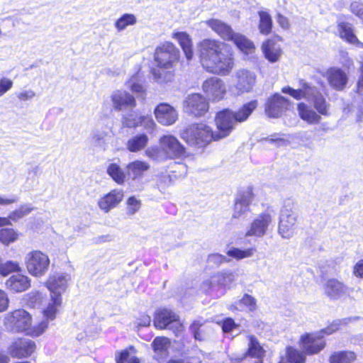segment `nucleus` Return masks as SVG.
Listing matches in <instances>:
<instances>
[{"instance_id": "7ed1b4c3", "label": "nucleus", "mask_w": 363, "mask_h": 363, "mask_svg": "<svg viewBox=\"0 0 363 363\" xmlns=\"http://www.w3.org/2000/svg\"><path fill=\"white\" fill-rule=\"evenodd\" d=\"M145 155L152 160L162 162L183 157L185 155V147L174 136L163 135L160 139V146L147 148Z\"/></svg>"}, {"instance_id": "5701e85b", "label": "nucleus", "mask_w": 363, "mask_h": 363, "mask_svg": "<svg viewBox=\"0 0 363 363\" xmlns=\"http://www.w3.org/2000/svg\"><path fill=\"white\" fill-rule=\"evenodd\" d=\"M111 101L116 111L131 110L136 106L135 98L125 91H115L111 95Z\"/></svg>"}, {"instance_id": "aec40b11", "label": "nucleus", "mask_w": 363, "mask_h": 363, "mask_svg": "<svg viewBox=\"0 0 363 363\" xmlns=\"http://www.w3.org/2000/svg\"><path fill=\"white\" fill-rule=\"evenodd\" d=\"M235 87L238 94L250 92L256 82V74L246 69H238L235 74Z\"/></svg>"}, {"instance_id": "473e14b6", "label": "nucleus", "mask_w": 363, "mask_h": 363, "mask_svg": "<svg viewBox=\"0 0 363 363\" xmlns=\"http://www.w3.org/2000/svg\"><path fill=\"white\" fill-rule=\"evenodd\" d=\"M150 169V165L147 162L140 160H135L130 162L126 166L127 174L132 178L135 179L140 177H142L143 173Z\"/></svg>"}, {"instance_id": "6ab92c4d", "label": "nucleus", "mask_w": 363, "mask_h": 363, "mask_svg": "<svg viewBox=\"0 0 363 363\" xmlns=\"http://www.w3.org/2000/svg\"><path fill=\"white\" fill-rule=\"evenodd\" d=\"M202 89L205 94L212 101H220L226 93L224 82L216 77H212L203 82Z\"/></svg>"}, {"instance_id": "79ce46f5", "label": "nucleus", "mask_w": 363, "mask_h": 363, "mask_svg": "<svg viewBox=\"0 0 363 363\" xmlns=\"http://www.w3.org/2000/svg\"><path fill=\"white\" fill-rule=\"evenodd\" d=\"M356 355L350 351L334 352L330 357V363H352Z\"/></svg>"}, {"instance_id": "13d9d810", "label": "nucleus", "mask_w": 363, "mask_h": 363, "mask_svg": "<svg viewBox=\"0 0 363 363\" xmlns=\"http://www.w3.org/2000/svg\"><path fill=\"white\" fill-rule=\"evenodd\" d=\"M351 11L359 17L363 18V4L359 1H353L350 5Z\"/></svg>"}, {"instance_id": "1a4fd4ad", "label": "nucleus", "mask_w": 363, "mask_h": 363, "mask_svg": "<svg viewBox=\"0 0 363 363\" xmlns=\"http://www.w3.org/2000/svg\"><path fill=\"white\" fill-rule=\"evenodd\" d=\"M281 91L297 101L305 99L306 101L312 104L313 107L318 110V89L315 86L311 84L304 79L299 80L297 89L287 86L283 87Z\"/></svg>"}, {"instance_id": "6e6d98bb", "label": "nucleus", "mask_w": 363, "mask_h": 363, "mask_svg": "<svg viewBox=\"0 0 363 363\" xmlns=\"http://www.w3.org/2000/svg\"><path fill=\"white\" fill-rule=\"evenodd\" d=\"M202 325L203 323L200 320H194L190 325V331L191 332L196 340H201V335L199 333V329L202 326Z\"/></svg>"}, {"instance_id": "2eb2a0df", "label": "nucleus", "mask_w": 363, "mask_h": 363, "mask_svg": "<svg viewBox=\"0 0 363 363\" xmlns=\"http://www.w3.org/2000/svg\"><path fill=\"white\" fill-rule=\"evenodd\" d=\"M215 121L218 128V133L215 135L218 137V140L229 135L237 123L233 116V111L230 109L219 111L216 114Z\"/></svg>"}, {"instance_id": "c756f323", "label": "nucleus", "mask_w": 363, "mask_h": 363, "mask_svg": "<svg viewBox=\"0 0 363 363\" xmlns=\"http://www.w3.org/2000/svg\"><path fill=\"white\" fill-rule=\"evenodd\" d=\"M339 35L341 38L345 40L351 44L363 48V43L360 42L354 33L352 26L346 22H341L337 26Z\"/></svg>"}, {"instance_id": "f704fd0d", "label": "nucleus", "mask_w": 363, "mask_h": 363, "mask_svg": "<svg viewBox=\"0 0 363 363\" xmlns=\"http://www.w3.org/2000/svg\"><path fill=\"white\" fill-rule=\"evenodd\" d=\"M257 106L256 100L251 101L242 105L236 112L233 111V116L236 123L245 121Z\"/></svg>"}, {"instance_id": "a18cd8bd", "label": "nucleus", "mask_w": 363, "mask_h": 363, "mask_svg": "<svg viewBox=\"0 0 363 363\" xmlns=\"http://www.w3.org/2000/svg\"><path fill=\"white\" fill-rule=\"evenodd\" d=\"M18 234L12 228H1L0 230V242L4 245H9L16 241Z\"/></svg>"}, {"instance_id": "37998d69", "label": "nucleus", "mask_w": 363, "mask_h": 363, "mask_svg": "<svg viewBox=\"0 0 363 363\" xmlns=\"http://www.w3.org/2000/svg\"><path fill=\"white\" fill-rule=\"evenodd\" d=\"M256 249L253 247L242 250L233 247L227 251V255L236 259H242L252 257Z\"/></svg>"}, {"instance_id": "412c9836", "label": "nucleus", "mask_w": 363, "mask_h": 363, "mask_svg": "<svg viewBox=\"0 0 363 363\" xmlns=\"http://www.w3.org/2000/svg\"><path fill=\"white\" fill-rule=\"evenodd\" d=\"M325 293L332 299H338L341 297L350 296L355 289L345 285L342 282L335 279H331L326 281L324 286ZM359 291L358 288L356 291Z\"/></svg>"}, {"instance_id": "2f4dec72", "label": "nucleus", "mask_w": 363, "mask_h": 363, "mask_svg": "<svg viewBox=\"0 0 363 363\" xmlns=\"http://www.w3.org/2000/svg\"><path fill=\"white\" fill-rule=\"evenodd\" d=\"M33 208L30 204L21 206L18 209L10 213L7 218L0 217V227L11 225V220L17 221L29 214Z\"/></svg>"}, {"instance_id": "8fccbe9b", "label": "nucleus", "mask_w": 363, "mask_h": 363, "mask_svg": "<svg viewBox=\"0 0 363 363\" xmlns=\"http://www.w3.org/2000/svg\"><path fill=\"white\" fill-rule=\"evenodd\" d=\"M152 74L153 79L157 83H165L171 80L172 74L169 72L160 70V69H152Z\"/></svg>"}, {"instance_id": "680f3d73", "label": "nucleus", "mask_w": 363, "mask_h": 363, "mask_svg": "<svg viewBox=\"0 0 363 363\" xmlns=\"http://www.w3.org/2000/svg\"><path fill=\"white\" fill-rule=\"evenodd\" d=\"M151 318L148 315L142 314L137 320V325L139 327H147L150 325Z\"/></svg>"}, {"instance_id": "603ef678", "label": "nucleus", "mask_w": 363, "mask_h": 363, "mask_svg": "<svg viewBox=\"0 0 363 363\" xmlns=\"http://www.w3.org/2000/svg\"><path fill=\"white\" fill-rule=\"evenodd\" d=\"M128 213L130 215L135 214L140 208V201L135 199V196H130L128 201Z\"/></svg>"}, {"instance_id": "e2e57ef3", "label": "nucleus", "mask_w": 363, "mask_h": 363, "mask_svg": "<svg viewBox=\"0 0 363 363\" xmlns=\"http://www.w3.org/2000/svg\"><path fill=\"white\" fill-rule=\"evenodd\" d=\"M354 274L363 278V259L359 260L354 267Z\"/></svg>"}, {"instance_id": "9d476101", "label": "nucleus", "mask_w": 363, "mask_h": 363, "mask_svg": "<svg viewBox=\"0 0 363 363\" xmlns=\"http://www.w3.org/2000/svg\"><path fill=\"white\" fill-rule=\"evenodd\" d=\"M179 57V49L169 42L158 46L155 52V60L160 68H172L178 62Z\"/></svg>"}, {"instance_id": "20e7f679", "label": "nucleus", "mask_w": 363, "mask_h": 363, "mask_svg": "<svg viewBox=\"0 0 363 363\" xmlns=\"http://www.w3.org/2000/svg\"><path fill=\"white\" fill-rule=\"evenodd\" d=\"M181 138L190 146L203 148L218 137L212 128L204 123H194L186 127L180 134Z\"/></svg>"}, {"instance_id": "0e129e2a", "label": "nucleus", "mask_w": 363, "mask_h": 363, "mask_svg": "<svg viewBox=\"0 0 363 363\" xmlns=\"http://www.w3.org/2000/svg\"><path fill=\"white\" fill-rule=\"evenodd\" d=\"M34 96L35 92L32 90L22 91L18 95V98L21 101H27L28 99H31Z\"/></svg>"}, {"instance_id": "de8ad7c7", "label": "nucleus", "mask_w": 363, "mask_h": 363, "mask_svg": "<svg viewBox=\"0 0 363 363\" xmlns=\"http://www.w3.org/2000/svg\"><path fill=\"white\" fill-rule=\"evenodd\" d=\"M92 144L101 150H105L107 147L106 134L105 132L95 131L93 133Z\"/></svg>"}, {"instance_id": "c85d7f7f", "label": "nucleus", "mask_w": 363, "mask_h": 363, "mask_svg": "<svg viewBox=\"0 0 363 363\" xmlns=\"http://www.w3.org/2000/svg\"><path fill=\"white\" fill-rule=\"evenodd\" d=\"M262 50L264 57L271 63L278 62L283 52L280 45L273 40L264 42Z\"/></svg>"}, {"instance_id": "0eeeda50", "label": "nucleus", "mask_w": 363, "mask_h": 363, "mask_svg": "<svg viewBox=\"0 0 363 363\" xmlns=\"http://www.w3.org/2000/svg\"><path fill=\"white\" fill-rule=\"evenodd\" d=\"M301 347L303 352L289 346L286 350L287 361L290 363H304L306 354L318 352V336L306 333L301 337Z\"/></svg>"}, {"instance_id": "4d7b16f0", "label": "nucleus", "mask_w": 363, "mask_h": 363, "mask_svg": "<svg viewBox=\"0 0 363 363\" xmlns=\"http://www.w3.org/2000/svg\"><path fill=\"white\" fill-rule=\"evenodd\" d=\"M9 298L7 294L0 289V313L6 311L9 308Z\"/></svg>"}, {"instance_id": "f3484780", "label": "nucleus", "mask_w": 363, "mask_h": 363, "mask_svg": "<svg viewBox=\"0 0 363 363\" xmlns=\"http://www.w3.org/2000/svg\"><path fill=\"white\" fill-rule=\"evenodd\" d=\"M34 341L28 338L15 339L8 347V353L15 358H25L30 356L35 350Z\"/></svg>"}, {"instance_id": "a211bd4d", "label": "nucleus", "mask_w": 363, "mask_h": 363, "mask_svg": "<svg viewBox=\"0 0 363 363\" xmlns=\"http://www.w3.org/2000/svg\"><path fill=\"white\" fill-rule=\"evenodd\" d=\"M290 101L280 95L274 94L269 97L265 105V113L269 118H279L290 106Z\"/></svg>"}, {"instance_id": "c03bdc74", "label": "nucleus", "mask_w": 363, "mask_h": 363, "mask_svg": "<svg viewBox=\"0 0 363 363\" xmlns=\"http://www.w3.org/2000/svg\"><path fill=\"white\" fill-rule=\"evenodd\" d=\"M137 22L135 15L131 13H125L122 15L115 23V27L118 31L125 30L127 26L135 25Z\"/></svg>"}, {"instance_id": "6e6552de", "label": "nucleus", "mask_w": 363, "mask_h": 363, "mask_svg": "<svg viewBox=\"0 0 363 363\" xmlns=\"http://www.w3.org/2000/svg\"><path fill=\"white\" fill-rule=\"evenodd\" d=\"M298 213L290 201L285 203L281 210L278 233L284 239H290L295 233L297 226Z\"/></svg>"}, {"instance_id": "774afa93", "label": "nucleus", "mask_w": 363, "mask_h": 363, "mask_svg": "<svg viewBox=\"0 0 363 363\" xmlns=\"http://www.w3.org/2000/svg\"><path fill=\"white\" fill-rule=\"evenodd\" d=\"M328 105L326 104L325 100L319 96V114H327Z\"/></svg>"}, {"instance_id": "69168bd1", "label": "nucleus", "mask_w": 363, "mask_h": 363, "mask_svg": "<svg viewBox=\"0 0 363 363\" xmlns=\"http://www.w3.org/2000/svg\"><path fill=\"white\" fill-rule=\"evenodd\" d=\"M277 21L278 23L279 24V26L282 28L287 29L289 28V21H288L287 18H286L283 15L278 14L277 17Z\"/></svg>"}, {"instance_id": "f03ea898", "label": "nucleus", "mask_w": 363, "mask_h": 363, "mask_svg": "<svg viewBox=\"0 0 363 363\" xmlns=\"http://www.w3.org/2000/svg\"><path fill=\"white\" fill-rule=\"evenodd\" d=\"M41 321L31 330V315L24 309H17L5 315L4 325L11 333H23L31 330L30 334L38 337L43 334L48 327V320Z\"/></svg>"}, {"instance_id": "c9c22d12", "label": "nucleus", "mask_w": 363, "mask_h": 363, "mask_svg": "<svg viewBox=\"0 0 363 363\" xmlns=\"http://www.w3.org/2000/svg\"><path fill=\"white\" fill-rule=\"evenodd\" d=\"M149 138L146 134L136 135L128 140L127 148L130 152H136L143 149L147 144Z\"/></svg>"}, {"instance_id": "b1692460", "label": "nucleus", "mask_w": 363, "mask_h": 363, "mask_svg": "<svg viewBox=\"0 0 363 363\" xmlns=\"http://www.w3.org/2000/svg\"><path fill=\"white\" fill-rule=\"evenodd\" d=\"M123 125L127 128L143 126L146 130L151 131L154 129L155 123L150 116H138L135 113L123 116Z\"/></svg>"}, {"instance_id": "bf43d9fd", "label": "nucleus", "mask_w": 363, "mask_h": 363, "mask_svg": "<svg viewBox=\"0 0 363 363\" xmlns=\"http://www.w3.org/2000/svg\"><path fill=\"white\" fill-rule=\"evenodd\" d=\"M235 327L236 324L235 323V321L230 318H227L222 322V330L224 333H229Z\"/></svg>"}, {"instance_id": "ea45409f", "label": "nucleus", "mask_w": 363, "mask_h": 363, "mask_svg": "<svg viewBox=\"0 0 363 363\" xmlns=\"http://www.w3.org/2000/svg\"><path fill=\"white\" fill-rule=\"evenodd\" d=\"M264 350L259 345L257 338L254 336L250 337V342L248 350L245 354V356H250L257 359H262L264 357Z\"/></svg>"}, {"instance_id": "3c124183", "label": "nucleus", "mask_w": 363, "mask_h": 363, "mask_svg": "<svg viewBox=\"0 0 363 363\" xmlns=\"http://www.w3.org/2000/svg\"><path fill=\"white\" fill-rule=\"evenodd\" d=\"M239 305L240 307L242 306L247 307L250 311H254L256 308V301L252 296L245 294L240 300Z\"/></svg>"}, {"instance_id": "423d86ee", "label": "nucleus", "mask_w": 363, "mask_h": 363, "mask_svg": "<svg viewBox=\"0 0 363 363\" xmlns=\"http://www.w3.org/2000/svg\"><path fill=\"white\" fill-rule=\"evenodd\" d=\"M206 24L222 39L233 42L241 51L250 52L255 49L253 43L245 35L233 31L231 26L218 19H210Z\"/></svg>"}, {"instance_id": "a19ab883", "label": "nucleus", "mask_w": 363, "mask_h": 363, "mask_svg": "<svg viewBox=\"0 0 363 363\" xmlns=\"http://www.w3.org/2000/svg\"><path fill=\"white\" fill-rule=\"evenodd\" d=\"M108 174L118 184L124 183L126 174L121 167L116 164L111 163L107 168Z\"/></svg>"}, {"instance_id": "49530a36", "label": "nucleus", "mask_w": 363, "mask_h": 363, "mask_svg": "<svg viewBox=\"0 0 363 363\" xmlns=\"http://www.w3.org/2000/svg\"><path fill=\"white\" fill-rule=\"evenodd\" d=\"M21 267L18 262L9 260L4 263H0V274L6 277L9 274L15 272H20Z\"/></svg>"}, {"instance_id": "9b49d317", "label": "nucleus", "mask_w": 363, "mask_h": 363, "mask_svg": "<svg viewBox=\"0 0 363 363\" xmlns=\"http://www.w3.org/2000/svg\"><path fill=\"white\" fill-rule=\"evenodd\" d=\"M28 272L35 277L44 275L48 270L50 259L48 256L39 250L28 253L25 258Z\"/></svg>"}, {"instance_id": "ddd939ff", "label": "nucleus", "mask_w": 363, "mask_h": 363, "mask_svg": "<svg viewBox=\"0 0 363 363\" xmlns=\"http://www.w3.org/2000/svg\"><path fill=\"white\" fill-rule=\"evenodd\" d=\"M273 223V217L269 212H264L257 215L250 223L247 228L245 237H264Z\"/></svg>"}, {"instance_id": "864d4df0", "label": "nucleus", "mask_w": 363, "mask_h": 363, "mask_svg": "<svg viewBox=\"0 0 363 363\" xmlns=\"http://www.w3.org/2000/svg\"><path fill=\"white\" fill-rule=\"evenodd\" d=\"M12 86V80L6 77H2L0 79V97L9 91Z\"/></svg>"}, {"instance_id": "39448f33", "label": "nucleus", "mask_w": 363, "mask_h": 363, "mask_svg": "<svg viewBox=\"0 0 363 363\" xmlns=\"http://www.w3.org/2000/svg\"><path fill=\"white\" fill-rule=\"evenodd\" d=\"M69 279L68 274H57L48 280L47 286L50 291L51 300L43 310L44 317L48 320H52L55 318L57 308L62 303L61 294L65 291Z\"/></svg>"}, {"instance_id": "4c0bfd02", "label": "nucleus", "mask_w": 363, "mask_h": 363, "mask_svg": "<svg viewBox=\"0 0 363 363\" xmlns=\"http://www.w3.org/2000/svg\"><path fill=\"white\" fill-rule=\"evenodd\" d=\"M258 16L259 17V30L261 34L267 35L272 30V19L270 14L264 11H258Z\"/></svg>"}, {"instance_id": "58836bf2", "label": "nucleus", "mask_w": 363, "mask_h": 363, "mask_svg": "<svg viewBox=\"0 0 363 363\" xmlns=\"http://www.w3.org/2000/svg\"><path fill=\"white\" fill-rule=\"evenodd\" d=\"M151 345L155 353L162 357L167 354L170 342L167 337H157L154 339Z\"/></svg>"}, {"instance_id": "f257e3e1", "label": "nucleus", "mask_w": 363, "mask_h": 363, "mask_svg": "<svg viewBox=\"0 0 363 363\" xmlns=\"http://www.w3.org/2000/svg\"><path fill=\"white\" fill-rule=\"evenodd\" d=\"M199 56L203 68L219 76L229 75L235 67L233 53L219 40L204 39L198 44Z\"/></svg>"}, {"instance_id": "052dcab7", "label": "nucleus", "mask_w": 363, "mask_h": 363, "mask_svg": "<svg viewBox=\"0 0 363 363\" xmlns=\"http://www.w3.org/2000/svg\"><path fill=\"white\" fill-rule=\"evenodd\" d=\"M18 198L15 195H11L9 197L0 195V206H9L16 203Z\"/></svg>"}, {"instance_id": "09e8293b", "label": "nucleus", "mask_w": 363, "mask_h": 363, "mask_svg": "<svg viewBox=\"0 0 363 363\" xmlns=\"http://www.w3.org/2000/svg\"><path fill=\"white\" fill-rule=\"evenodd\" d=\"M116 363H140L135 356H131L128 350H123L116 354Z\"/></svg>"}, {"instance_id": "72a5a7b5", "label": "nucleus", "mask_w": 363, "mask_h": 363, "mask_svg": "<svg viewBox=\"0 0 363 363\" xmlns=\"http://www.w3.org/2000/svg\"><path fill=\"white\" fill-rule=\"evenodd\" d=\"M358 318H359V317H353V318H345L342 320H335L333 323H331L329 326H328L326 328L319 330V351L323 350L325 345V342H323L320 340L323 337L324 335H330L333 333L337 331L340 328V323H343V324L346 325L351 321L357 320Z\"/></svg>"}, {"instance_id": "dca6fc26", "label": "nucleus", "mask_w": 363, "mask_h": 363, "mask_svg": "<svg viewBox=\"0 0 363 363\" xmlns=\"http://www.w3.org/2000/svg\"><path fill=\"white\" fill-rule=\"evenodd\" d=\"M208 108V102L200 94L189 95L184 101V112L196 117L203 116Z\"/></svg>"}, {"instance_id": "a878e982", "label": "nucleus", "mask_w": 363, "mask_h": 363, "mask_svg": "<svg viewBox=\"0 0 363 363\" xmlns=\"http://www.w3.org/2000/svg\"><path fill=\"white\" fill-rule=\"evenodd\" d=\"M6 289L14 293L26 291L30 286V279L26 275L16 274L11 276L5 283Z\"/></svg>"}, {"instance_id": "cd10ccee", "label": "nucleus", "mask_w": 363, "mask_h": 363, "mask_svg": "<svg viewBox=\"0 0 363 363\" xmlns=\"http://www.w3.org/2000/svg\"><path fill=\"white\" fill-rule=\"evenodd\" d=\"M123 192L121 190H113L99 199L98 205L105 212L115 208L123 199Z\"/></svg>"}, {"instance_id": "7c9ffc66", "label": "nucleus", "mask_w": 363, "mask_h": 363, "mask_svg": "<svg viewBox=\"0 0 363 363\" xmlns=\"http://www.w3.org/2000/svg\"><path fill=\"white\" fill-rule=\"evenodd\" d=\"M181 46L187 60H191L194 56L192 40L189 34L185 32H177L172 35Z\"/></svg>"}, {"instance_id": "5fc2aeb1", "label": "nucleus", "mask_w": 363, "mask_h": 363, "mask_svg": "<svg viewBox=\"0 0 363 363\" xmlns=\"http://www.w3.org/2000/svg\"><path fill=\"white\" fill-rule=\"evenodd\" d=\"M228 261L229 259H228L226 257L218 253L210 255L208 257V262L209 264H213L216 266H218L221 263Z\"/></svg>"}, {"instance_id": "4be33fe9", "label": "nucleus", "mask_w": 363, "mask_h": 363, "mask_svg": "<svg viewBox=\"0 0 363 363\" xmlns=\"http://www.w3.org/2000/svg\"><path fill=\"white\" fill-rule=\"evenodd\" d=\"M155 115L158 123L163 125H171L178 119L175 108L167 103H161L155 108Z\"/></svg>"}, {"instance_id": "e433bc0d", "label": "nucleus", "mask_w": 363, "mask_h": 363, "mask_svg": "<svg viewBox=\"0 0 363 363\" xmlns=\"http://www.w3.org/2000/svg\"><path fill=\"white\" fill-rule=\"evenodd\" d=\"M297 110L301 119L308 123H316L318 115L314 110L304 103H299Z\"/></svg>"}, {"instance_id": "4468645a", "label": "nucleus", "mask_w": 363, "mask_h": 363, "mask_svg": "<svg viewBox=\"0 0 363 363\" xmlns=\"http://www.w3.org/2000/svg\"><path fill=\"white\" fill-rule=\"evenodd\" d=\"M235 279V274L229 270L222 271L213 275L210 280L204 281L202 289L208 292L219 289L230 288Z\"/></svg>"}, {"instance_id": "f8f14e48", "label": "nucleus", "mask_w": 363, "mask_h": 363, "mask_svg": "<svg viewBox=\"0 0 363 363\" xmlns=\"http://www.w3.org/2000/svg\"><path fill=\"white\" fill-rule=\"evenodd\" d=\"M252 199L253 194L251 189L247 188L240 191L235 196L232 214L233 218L245 220L251 212L250 204Z\"/></svg>"}, {"instance_id": "393cba45", "label": "nucleus", "mask_w": 363, "mask_h": 363, "mask_svg": "<svg viewBox=\"0 0 363 363\" xmlns=\"http://www.w3.org/2000/svg\"><path fill=\"white\" fill-rule=\"evenodd\" d=\"M326 77L330 85L337 91L343 90L347 84V74L339 68H331L326 72Z\"/></svg>"}, {"instance_id": "bb28decb", "label": "nucleus", "mask_w": 363, "mask_h": 363, "mask_svg": "<svg viewBox=\"0 0 363 363\" xmlns=\"http://www.w3.org/2000/svg\"><path fill=\"white\" fill-rule=\"evenodd\" d=\"M178 320V315L172 311L167 308L159 309L155 313L154 325L157 328L164 329Z\"/></svg>"}, {"instance_id": "338daca9", "label": "nucleus", "mask_w": 363, "mask_h": 363, "mask_svg": "<svg viewBox=\"0 0 363 363\" xmlns=\"http://www.w3.org/2000/svg\"><path fill=\"white\" fill-rule=\"evenodd\" d=\"M357 92L363 96V64L360 67V76L357 82Z\"/></svg>"}]
</instances>
